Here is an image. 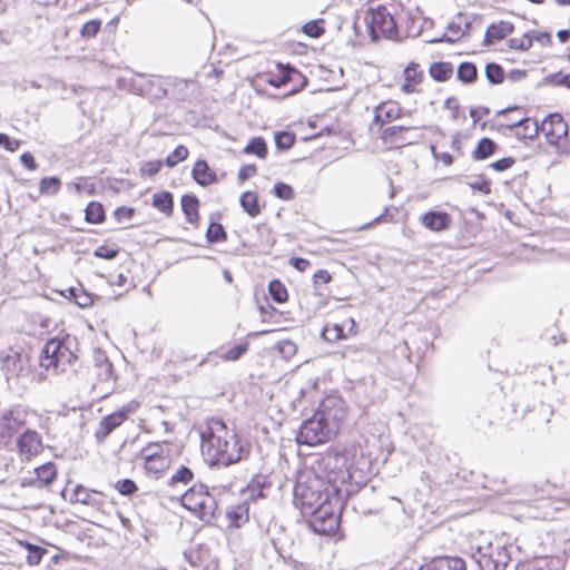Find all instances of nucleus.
<instances>
[{"mask_svg":"<svg viewBox=\"0 0 570 570\" xmlns=\"http://www.w3.org/2000/svg\"><path fill=\"white\" fill-rule=\"evenodd\" d=\"M17 449L22 460H30L43 450L41 435L33 430H26L17 440Z\"/></svg>","mask_w":570,"mask_h":570,"instance_id":"9d476101","label":"nucleus"},{"mask_svg":"<svg viewBox=\"0 0 570 570\" xmlns=\"http://www.w3.org/2000/svg\"><path fill=\"white\" fill-rule=\"evenodd\" d=\"M240 206L250 217H256L261 213L258 196L254 191H245L240 196Z\"/></svg>","mask_w":570,"mask_h":570,"instance_id":"4be33fe9","label":"nucleus"},{"mask_svg":"<svg viewBox=\"0 0 570 570\" xmlns=\"http://www.w3.org/2000/svg\"><path fill=\"white\" fill-rule=\"evenodd\" d=\"M118 254V249L106 245L99 246L94 255L104 259H114Z\"/></svg>","mask_w":570,"mask_h":570,"instance_id":"864d4df0","label":"nucleus"},{"mask_svg":"<svg viewBox=\"0 0 570 570\" xmlns=\"http://www.w3.org/2000/svg\"><path fill=\"white\" fill-rule=\"evenodd\" d=\"M70 502L89 505L98 510L104 505L102 494L100 492L85 488L80 484L73 489Z\"/></svg>","mask_w":570,"mask_h":570,"instance_id":"f8f14e48","label":"nucleus"},{"mask_svg":"<svg viewBox=\"0 0 570 570\" xmlns=\"http://www.w3.org/2000/svg\"><path fill=\"white\" fill-rule=\"evenodd\" d=\"M322 335L326 341L335 342L344 337L343 326L337 324H327L324 326Z\"/></svg>","mask_w":570,"mask_h":570,"instance_id":"4c0bfd02","label":"nucleus"},{"mask_svg":"<svg viewBox=\"0 0 570 570\" xmlns=\"http://www.w3.org/2000/svg\"><path fill=\"white\" fill-rule=\"evenodd\" d=\"M184 508L196 514L203 521H210L217 510L215 498L203 484H194L181 495Z\"/></svg>","mask_w":570,"mask_h":570,"instance_id":"39448f33","label":"nucleus"},{"mask_svg":"<svg viewBox=\"0 0 570 570\" xmlns=\"http://www.w3.org/2000/svg\"><path fill=\"white\" fill-rule=\"evenodd\" d=\"M432 155L435 159L441 160L445 166H450L453 163V157L449 153H436V148L431 146Z\"/></svg>","mask_w":570,"mask_h":570,"instance_id":"680f3d73","label":"nucleus"},{"mask_svg":"<svg viewBox=\"0 0 570 570\" xmlns=\"http://www.w3.org/2000/svg\"><path fill=\"white\" fill-rule=\"evenodd\" d=\"M291 265L297 271L304 272L309 267V262L305 258L294 257L289 261Z\"/></svg>","mask_w":570,"mask_h":570,"instance_id":"0e129e2a","label":"nucleus"},{"mask_svg":"<svg viewBox=\"0 0 570 570\" xmlns=\"http://www.w3.org/2000/svg\"><path fill=\"white\" fill-rule=\"evenodd\" d=\"M27 547L29 550V553L27 557L28 563L30 566L39 564L42 559V556L46 553V550L40 547L32 546L30 543H28Z\"/></svg>","mask_w":570,"mask_h":570,"instance_id":"c03bdc74","label":"nucleus"},{"mask_svg":"<svg viewBox=\"0 0 570 570\" xmlns=\"http://www.w3.org/2000/svg\"><path fill=\"white\" fill-rule=\"evenodd\" d=\"M421 224L432 232H443L449 228L451 217L443 212H428L420 218Z\"/></svg>","mask_w":570,"mask_h":570,"instance_id":"dca6fc26","label":"nucleus"},{"mask_svg":"<svg viewBox=\"0 0 570 570\" xmlns=\"http://www.w3.org/2000/svg\"><path fill=\"white\" fill-rule=\"evenodd\" d=\"M229 522L235 528H239L242 524L248 521V504L246 502L234 507L226 513Z\"/></svg>","mask_w":570,"mask_h":570,"instance_id":"5701e85b","label":"nucleus"},{"mask_svg":"<svg viewBox=\"0 0 570 570\" xmlns=\"http://www.w3.org/2000/svg\"><path fill=\"white\" fill-rule=\"evenodd\" d=\"M401 115V108L396 102L386 101L382 102L375 108L374 118L371 124V128L374 126L382 127L394 119H397Z\"/></svg>","mask_w":570,"mask_h":570,"instance_id":"2eb2a0df","label":"nucleus"},{"mask_svg":"<svg viewBox=\"0 0 570 570\" xmlns=\"http://www.w3.org/2000/svg\"><path fill=\"white\" fill-rule=\"evenodd\" d=\"M23 419L18 410H3L0 412V445L10 444L14 434L22 428Z\"/></svg>","mask_w":570,"mask_h":570,"instance_id":"1a4fd4ad","label":"nucleus"},{"mask_svg":"<svg viewBox=\"0 0 570 570\" xmlns=\"http://www.w3.org/2000/svg\"><path fill=\"white\" fill-rule=\"evenodd\" d=\"M304 32L308 35L309 37L317 38L321 37L324 33V28L321 27L317 22L311 21L307 22L304 28Z\"/></svg>","mask_w":570,"mask_h":570,"instance_id":"5fc2aeb1","label":"nucleus"},{"mask_svg":"<svg viewBox=\"0 0 570 570\" xmlns=\"http://www.w3.org/2000/svg\"><path fill=\"white\" fill-rule=\"evenodd\" d=\"M533 38L531 35L525 33L521 38H512L509 40L510 48L518 50H529L532 47Z\"/></svg>","mask_w":570,"mask_h":570,"instance_id":"79ce46f5","label":"nucleus"},{"mask_svg":"<svg viewBox=\"0 0 570 570\" xmlns=\"http://www.w3.org/2000/svg\"><path fill=\"white\" fill-rule=\"evenodd\" d=\"M134 215V209L132 208H129V207H119L115 210V216L120 219V218H131Z\"/></svg>","mask_w":570,"mask_h":570,"instance_id":"774afa93","label":"nucleus"},{"mask_svg":"<svg viewBox=\"0 0 570 570\" xmlns=\"http://www.w3.org/2000/svg\"><path fill=\"white\" fill-rule=\"evenodd\" d=\"M295 142V136L287 131H281L275 135V144L278 149H289Z\"/></svg>","mask_w":570,"mask_h":570,"instance_id":"a19ab883","label":"nucleus"},{"mask_svg":"<svg viewBox=\"0 0 570 570\" xmlns=\"http://www.w3.org/2000/svg\"><path fill=\"white\" fill-rule=\"evenodd\" d=\"M160 168H161V161H159V160L148 161L142 166L141 173L147 176H154L160 170Z\"/></svg>","mask_w":570,"mask_h":570,"instance_id":"13d9d810","label":"nucleus"},{"mask_svg":"<svg viewBox=\"0 0 570 570\" xmlns=\"http://www.w3.org/2000/svg\"><path fill=\"white\" fill-rule=\"evenodd\" d=\"M76 346V337L70 335L49 340L41 351L40 366L55 374L66 372L67 366L77 358L75 354Z\"/></svg>","mask_w":570,"mask_h":570,"instance_id":"7ed1b4c3","label":"nucleus"},{"mask_svg":"<svg viewBox=\"0 0 570 570\" xmlns=\"http://www.w3.org/2000/svg\"><path fill=\"white\" fill-rule=\"evenodd\" d=\"M365 22L374 41L379 40L381 36L393 39L397 35L395 19L386 6L379 4L368 8L365 12Z\"/></svg>","mask_w":570,"mask_h":570,"instance_id":"423d86ee","label":"nucleus"},{"mask_svg":"<svg viewBox=\"0 0 570 570\" xmlns=\"http://www.w3.org/2000/svg\"><path fill=\"white\" fill-rule=\"evenodd\" d=\"M61 187V181L57 177H45L39 183L41 195H56Z\"/></svg>","mask_w":570,"mask_h":570,"instance_id":"473e14b6","label":"nucleus"},{"mask_svg":"<svg viewBox=\"0 0 570 570\" xmlns=\"http://www.w3.org/2000/svg\"><path fill=\"white\" fill-rule=\"evenodd\" d=\"M188 156V149L180 145L178 147L175 148V150L167 156L166 158V165L168 167H174L176 166L179 161H183L187 158Z\"/></svg>","mask_w":570,"mask_h":570,"instance_id":"ea45409f","label":"nucleus"},{"mask_svg":"<svg viewBox=\"0 0 570 570\" xmlns=\"http://www.w3.org/2000/svg\"><path fill=\"white\" fill-rule=\"evenodd\" d=\"M331 275L327 271L320 269L314 274V282L315 284H326L331 281Z\"/></svg>","mask_w":570,"mask_h":570,"instance_id":"338daca9","label":"nucleus"},{"mask_svg":"<svg viewBox=\"0 0 570 570\" xmlns=\"http://www.w3.org/2000/svg\"><path fill=\"white\" fill-rule=\"evenodd\" d=\"M409 129H410L409 127H404V126H391L383 130L382 138L385 141H389L392 137H394L405 130H409Z\"/></svg>","mask_w":570,"mask_h":570,"instance_id":"6e6d98bb","label":"nucleus"},{"mask_svg":"<svg viewBox=\"0 0 570 570\" xmlns=\"http://www.w3.org/2000/svg\"><path fill=\"white\" fill-rule=\"evenodd\" d=\"M340 510V500L337 497L331 498L323 504L314 508L311 514L312 529L322 534H333L338 529L340 520L337 511Z\"/></svg>","mask_w":570,"mask_h":570,"instance_id":"0eeeda50","label":"nucleus"},{"mask_svg":"<svg viewBox=\"0 0 570 570\" xmlns=\"http://www.w3.org/2000/svg\"><path fill=\"white\" fill-rule=\"evenodd\" d=\"M247 346L246 345H236L228 351H226L222 358L225 361H237L240 358V356L246 352Z\"/></svg>","mask_w":570,"mask_h":570,"instance_id":"8fccbe9b","label":"nucleus"},{"mask_svg":"<svg viewBox=\"0 0 570 570\" xmlns=\"http://www.w3.org/2000/svg\"><path fill=\"white\" fill-rule=\"evenodd\" d=\"M257 171V168L255 165H245L243 166L238 171V178L240 181H245L252 176H254Z\"/></svg>","mask_w":570,"mask_h":570,"instance_id":"052dcab7","label":"nucleus"},{"mask_svg":"<svg viewBox=\"0 0 570 570\" xmlns=\"http://www.w3.org/2000/svg\"><path fill=\"white\" fill-rule=\"evenodd\" d=\"M142 455H144V460H147L150 458L154 459L155 456L168 455V454L164 452V449L160 444L153 443V444L147 445L142 450Z\"/></svg>","mask_w":570,"mask_h":570,"instance_id":"3c124183","label":"nucleus"},{"mask_svg":"<svg viewBox=\"0 0 570 570\" xmlns=\"http://www.w3.org/2000/svg\"><path fill=\"white\" fill-rule=\"evenodd\" d=\"M419 570H465V562L461 558L442 557L433 559Z\"/></svg>","mask_w":570,"mask_h":570,"instance_id":"f3484780","label":"nucleus"},{"mask_svg":"<svg viewBox=\"0 0 570 570\" xmlns=\"http://www.w3.org/2000/svg\"><path fill=\"white\" fill-rule=\"evenodd\" d=\"M22 165L29 170H35L37 168V164L35 161L33 156L30 153H23L20 157Z\"/></svg>","mask_w":570,"mask_h":570,"instance_id":"69168bd1","label":"nucleus"},{"mask_svg":"<svg viewBox=\"0 0 570 570\" xmlns=\"http://www.w3.org/2000/svg\"><path fill=\"white\" fill-rule=\"evenodd\" d=\"M194 83L184 79H169V86L171 87V95L177 99L185 100L188 98V89Z\"/></svg>","mask_w":570,"mask_h":570,"instance_id":"c756f323","label":"nucleus"},{"mask_svg":"<svg viewBox=\"0 0 570 570\" xmlns=\"http://www.w3.org/2000/svg\"><path fill=\"white\" fill-rule=\"evenodd\" d=\"M209 243H217L226 238V233L220 224L212 223L206 233Z\"/></svg>","mask_w":570,"mask_h":570,"instance_id":"58836bf2","label":"nucleus"},{"mask_svg":"<svg viewBox=\"0 0 570 570\" xmlns=\"http://www.w3.org/2000/svg\"><path fill=\"white\" fill-rule=\"evenodd\" d=\"M476 67L471 62H462L458 68V78L462 82L471 83L476 79Z\"/></svg>","mask_w":570,"mask_h":570,"instance_id":"72a5a7b5","label":"nucleus"},{"mask_svg":"<svg viewBox=\"0 0 570 570\" xmlns=\"http://www.w3.org/2000/svg\"><path fill=\"white\" fill-rule=\"evenodd\" d=\"M540 130L544 132L550 145L558 146L568 135V125L559 114L549 115L542 122Z\"/></svg>","mask_w":570,"mask_h":570,"instance_id":"9b49d317","label":"nucleus"},{"mask_svg":"<svg viewBox=\"0 0 570 570\" xmlns=\"http://www.w3.org/2000/svg\"><path fill=\"white\" fill-rule=\"evenodd\" d=\"M514 164V159L511 157L499 159L491 164V168L497 171H503L510 168Z\"/></svg>","mask_w":570,"mask_h":570,"instance_id":"bf43d9fd","label":"nucleus"},{"mask_svg":"<svg viewBox=\"0 0 570 570\" xmlns=\"http://www.w3.org/2000/svg\"><path fill=\"white\" fill-rule=\"evenodd\" d=\"M0 146H3L7 150L13 151L18 148L19 142L17 140L12 141L6 134H0Z\"/></svg>","mask_w":570,"mask_h":570,"instance_id":"e2e57ef3","label":"nucleus"},{"mask_svg":"<svg viewBox=\"0 0 570 570\" xmlns=\"http://www.w3.org/2000/svg\"><path fill=\"white\" fill-rule=\"evenodd\" d=\"M153 205L161 213L169 215L173 212V195L168 191L157 193L153 197Z\"/></svg>","mask_w":570,"mask_h":570,"instance_id":"a878e982","label":"nucleus"},{"mask_svg":"<svg viewBox=\"0 0 570 570\" xmlns=\"http://www.w3.org/2000/svg\"><path fill=\"white\" fill-rule=\"evenodd\" d=\"M495 148L497 145L493 140L489 138H482L473 153V157L475 159H485L495 151Z\"/></svg>","mask_w":570,"mask_h":570,"instance_id":"7c9ffc66","label":"nucleus"},{"mask_svg":"<svg viewBox=\"0 0 570 570\" xmlns=\"http://www.w3.org/2000/svg\"><path fill=\"white\" fill-rule=\"evenodd\" d=\"M202 448L212 463L228 466L245 459L249 446L244 445L238 435L227 428L222 419L208 420L207 429L200 433Z\"/></svg>","mask_w":570,"mask_h":570,"instance_id":"f03ea898","label":"nucleus"},{"mask_svg":"<svg viewBox=\"0 0 570 570\" xmlns=\"http://www.w3.org/2000/svg\"><path fill=\"white\" fill-rule=\"evenodd\" d=\"M194 478L191 470L187 466H179L178 470L171 475L170 484L183 483L188 484Z\"/></svg>","mask_w":570,"mask_h":570,"instance_id":"c9c22d12","label":"nucleus"},{"mask_svg":"<svg viewBox=\"0 0 570 570\" xmlns=\"http://www.w3.org/2000/svg\"><path fill=\"white\" fill-rule=\"evenodd\" d=\"M28 356L19 353L8 355L3 361V368L8 379L20 377L28 374Z\"/></svg>","mask_w":570,"mask_h":570,"instance_id":"4468645a","label":"nucleus"},{"mask_svg":"<svg viewBox=\"0 0 570 570\" xmlns=\"http://www.w3.org/2000/svg\"><path fill=\"white\" fill-rule=\"evenodd\" d=\"M485 76L491 83H501L503 81V69L498 63H488L485 67Z\"/></svg>","mask_w":570,"mask_h":570,"instance_id":"e433bc0d","label":"nucleus"},{"mask_svg":"<svg viewBox=\"0 0 570 570\" xmlns=\"http://www.w3.org/2000/svg\"><path fill=\"white\" fill-rule=\"evenodd\" d=\"M346 417L345 403L340 397L325 399L312 417L305 420L296 435L299 444L315 446L335 436Z\"/></svg>","mask_w":570,"mask_h":570,"instance_id":"f257e3e1","label":"nucleus"},{"mask_svg":"<svg viewBox=\"0 0 570 570\" xmlns=\"http://www.w3.org/2000/svg\"><path fill=\"white\" fill-rule=\"evenodd\" d=\"M246 154L256 155L258 158L264 159L267 155V146L263 138L255 137L253 138L247 146L244 148Z\"/></svg>","mask_w":570,"mask_h":570,"instance_id":"2f4dec72","label":"nucleus"},{"mask_svg":"<svg viewBox=\"0 0 570 570\" xmlns=\"http://www.w3.org/2000/svg\"><path fill=\"white\" fill-rule=\"evenodd\" d=\"M501 126L514 130V135L519 139H534L540 131L538 122L530 118H520Z\"/></svg>","mask_w":570,"mask_h":570,"instance_id":"ddd939ff","label":"nucleus"},{"mask_svg":"<svg viewBox=\"0 0 570 570\" xmlns=\"http://www.w3.org/2000/svg\"><path fill=\"white\" fill-rule=\"evenodd\" d=\"M115 488L122 495H131L137 491L136 483L130 479L120 480L115 484Z\"/></svg>","mask_w":570,"mask_h":570,"instance_id":"49530a36","label":"nucleus"},{"mask_svg":"<svg viewBox=\"0 0 570 570\" xmlns=\"http://www.w3.org/2000/svg\"><path fill=\"white\" fill-rule=\"evenodd\" d=\"M148 85L149 88L147 91L154 98L160 99L169 92V79L164 80L161 78H153L148 80Z\"/></svg>","mask_w":570,"mask_h":570,"instance_id":"393cba45","label":"nucleus"},{"mask_svg":"<svg viewBox=\"0 0 570 570\" xmlns=\"http://www.w3.org/2000/svg\"><path fill=\"white\" fill-rule=\"evenodd\" d=\"M269 294L273 299L277 303H284L287 301V291L279 281H272L268 286Z\"/></svg>","mask_w":570,"mask_h":570,"instance_id":"f704fd0d","label":"nucleus"},{"mask_svg":"<svg viewBox=\"0 0 570 570\" xmlns=\"http://www.w3.org/2000/svg\"><path fill=\"white\" fill-rule=\"evenodd\" d=\"M513 31V24L508 21H499L488 27L484 36V43L492 45Z\"/></svg>","mask_w":570,"mask_h":570,"instance_id":"a211bd4d","label":"nucleus"},{"mask_svg":"<svg viewBox=\"0 0 570 570\" xmlns=\"http://www.w3.org/2000/svg\"><path fill=\"white\" fill-rule=\"evenodd\" d=\"M278 351L286 357H291L296 352V345L291 341H283L278 343Z\"/></svg>","mask_w":570,"mask_h":570,"instance_id":"4d7b16f0","label":"nucleus"},{"mask_svg":"<svg viewBox=\"0 0 570 570\" xmlns=\"http://www.w3.org/2000/svg\"><path fill=\"white\" fill-rule=\"evenodd\" d=\"M331 490L318 478L298 481L294 489L295 503L307 513L333 498Z\"/></svg>","mask_w":570,"mask_h":570,"instance_id":"20e7f679","label":"nucleus"},{"mask_svg":"<svg viewBox=\"0 0 570 570\" xmlns=\"http://www.w3.org/2000/svg\"><path fill=\"white\" fill-rule=\"evenodd\" d=\"M100 26L101 22L99 20H90L82 26L80 35L83 38H94L99 32Z\"/></svg>","mask_w":570,"mask_h":570,"instance_id":"a18cd8bd","label":"nucleus"},{"mask_svg":"<svg viewBox=\"0 0 570 570\" xmlns=\"http://www.w3.org/2000/svg\"><path fill=\"white\" fill-rule=\"evenodd\" d=\"M469 186L472 189L478 190L484 195H488L491 193L490 181L488 179H485L483 176H479L474 180L470 181Z\"/></svg>","mask_w":570,"mask_h":570,"instance_id":"09e8293b","label":"nucleus"},{"mask_svg":"<svg viewBox=\"0 0 570 570\" xmlns=\"http://www.w3.org/2000/svg\"><path fill=\"white\" fill-rule=\"evenodd\" d=\"M274 193L278 198L285 199V200H289L294 197L293 188L289 185L284 184V183H277L274 186Z\"/></svg>","mask_w":570,"mask_h":570,"instance_id":"de8ad7c7","label":"nucleus"},{"mask_svg":"<svg viewBox=\"0 0 570 570\" xmlns=\"http://www.w3.org/2000/svg\"><path fill=\"white\" fill-rule=\"evenodd\" d=\"M170 463L168 455L155 456L154 459L145 460V469L154 474H159L168 469Z\"/></svg>","mask_w":570,"mask_h":570,"instance_id":"bb28decb","label":"nucleus"},{"mask_svg":"<svg viewBox=\"0 0 570 570\" xmlns=\"http://www.w3.org/2000/svg\"><path fill=\"white\" fill-rule=\"evenodd\" d=\"M37 480L39 485H48L53 481L57 470L53 463H46L36 469Z\"/></svg>","mask_w":570,"mask_h":570,"instance_id":"c85d7f7f","label":"nucleus"},{"mask_svg":"<svg viewBox=\"0 0 570 570\" xmlns=\"http://www.w3.org/2000/svg\"><path fill=\"white\" fill-rule=\"evenodd\" d=\"M198 207L199 202L195 196L185 195L181 197V208L188 223L196 224L198 222Z\"/></svg>","mask_w":570,"mask_h":570,"instance_id":"412c9836","label":"nucleus"},{"mask_svg":"<svg viewBox=\"0 0 570 570\" xmlns=\"http://www.w3.org/2000/svg\"><path fill=\"white\" fill-rule=\"evenodd\" d=\"M403 75L405 82L401 87L402 91L407 95L413 94L416 90V86L423 80V72L419 70V65L411 62L404 69Z\"/></svg>","mask_w":570,"mask_h":570,"instance_id":"6ab92c4d","label":"nucleus"},{"mask_svg":"<svg viewBox=\"0 0 570 570\" xmlns=\"http://www.w3.org/2000/svg\"><path fill=\"white\" fill-rule=\"evenodd\" d=\"M96 365L100 367V375H104L106 379L111 375L112 365L108 361L105 354L101 352H97L95 356Z\"/></svg>","mask_w":570,"mask_h":570,"instance_id":"37998d69","label":"nucleus"},{"mask_svg":"<svg viewBox=\"0 0 570 570\" xmlns=\"http://www.w3.org/2000/svg\"><path fill=\"white\" fill-rule=\"evenodd\" d=\"M86 220L91 224H99L105 219V210L100 203L90 202L85 210Z\"/></svg>","mask_w":570,"mask_h":570,"instance_id":"cd10ccee","label":"nucleus"},{"mask_svg":"<svg viewBox=\"0 0 570 570\" xmlns=\"http://www.w3.org/2000/svg\"><path fill=\"white\" fill-rule=\"evenodd\" d=\"M138 407V403L130 402L124 405L118 411L102 417L99 422L98 429L95 432V436L99 442L106 440V438L118 426L122 424V422L127 419L128 414L134 413Z\"/></svg>","mask_w":570,"mask_h":570,"instance_id":"6e6552de","label":"nucleus"},{"mask_svg":"<svg viewBox=\"0 0 570 570\" xmlns=\"http://www.w3.org/2000/svg\"><path fill=\"white\" fill-rule=\"evenodd\" d=\"M293 75H299L295 69L288 68L283 71L279 78L273 77L271 83L275 87H282L293 79Z\"/></svg>","mask_w":570,"mask_h":570,"instance_id":"603ef678","label":"nucleus"},{"mask_svg":"<svg viewBox=\"0 0 570 570\" xmlns=\"http://www.w3.org/2000/svg\"><path fill=\"white\" fill-rule=\"evenodd\" d=\"M430 76L436 81H445L453 73V66L450 62H434L429 69Z\"/></svg>","mask_w":570,"mask_h":570,"instance_id":"b1692460","label":"nucleus"},{"mask_svg":"<svg viewBox=\"0 0 570 570\" xmlns=\"http://www.w3.org/2000/svg\"><path fill=\"white\" fill-rule=\"evenodd\" d=\"M191 174L197 184L202 186H208L217 179L216 174L209 168L205 160L196 161Z\"/></svg>","mask_w":570,"mask_h":570,"instance_id":"aec40b11","label":"nucleus"}]
</instances>
